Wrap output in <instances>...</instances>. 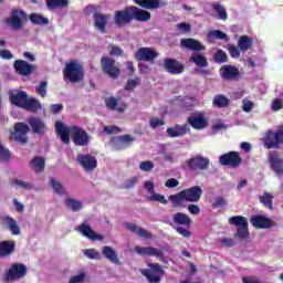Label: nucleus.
<instances>
[{"label": "nucleus", "mask_w": 283, "mask_h": 283, "mask_svg": "<svg viewBox=\"0 0 283 283\" xmlns=\"http://www.w3.org/2000/svg\"><path fill=\"white\" fill-rule=\"evenodd\" d=\"M55 132L60 136L62 143L65 145L70 144V137L72 138L74 145L78 147H85L90 144V135L83 128L78 126H66L62 122L55 123Z\"/></svg>", "instance_id": "f257e3e1"}, {"label": "nucleus", "mask_w": 283, "mask_h": 283, "mask_svg": "<svg viewBox=\"0 0 283 283\" xmlns=\"http://www.w3.org/2000/svg\"><path fill=\"white\" fill-rule=\"evenodd\" d=\"M9 101L11 105L28 112H39L41 109V102L34 97H29L25 91L11 90L9 92Z\"/></svg>", "instance_id": "f03ea898"}, {"label": "nucleus", "mask_w": 283, "mask_h": 283, "mask_svg": "<svg viewBox=\"0 0 283 283\" xmlns=\"http://www.w3.org/2000/svg\"><path fill=\"white\" fill-rule=\"evenodd\" d=\"M28 273V268L23 263H13L4 270L3 281L7 283L19 282L23 280Z\"/></svg>", "instance_id": "7ed1b4c3"}, {"label": "nucleus", "mask_w": 283, "mask_h": 283, "mask_svg": "<svg viewBox=\"0 0 283 283\" xmlns=\"http://www.w3.org/2000/svg\"><path fill=\"white\" fill-rule=\"evenodd\" d=\"M64 78H69L71 83H78L83 80V65L78 61H71L65 65Z\"/></svg>", "instance_id": "20e7f679"}, {"label": "nucleus", "mask_w": 283, "mask_h": 283, "mask_svg": "<svg viewBox=\"0 0 283 283\" xmlns=\"http://www.w3.org/2000/svg\"><path fill=\"white\" fill-rule=\"evenodd\" d=\"M25 21H28V15L23 10L19 9H13L10 17L4 19V23H7L11 30H21Z\"/></svg>", "instance_id": "39448f33"}, {"label": "nucleus", "mask_w": 283, "mask_h": 283, "mask_svg": "<svg viewBox=\"0 0 283 283\" xmlns=\"http://www.w3.org/2000/svg\"><path fill=\"white\" fill-rule=\"evenodd\" d=\"M30 132V126L25 123H17L13 129L9 130L10 139L15 140V143H21L25 145L28 143V133Z\"/></svg>", "instance_id": "423d86ee"}, {"label": "nucleus", "mask_w": 283, "mask_h": 283, "mask_svg": "<svg viewBox=\"0 0 283 283\" xmlns=\"http://www.w3.org/2000/svg\"><path fill=\"white\" fill-rule=\"evenodd\" d=\"M148 268L149 269L142 270V274H144L149 283H160V280H163V275L165 274L163 266L158 263H150Z\"/></svg>", "instance_id": "0eeeda50"}, {"label": "nucleus", "mask_w": 283, "mask_h": 283, "mask_svg": "<svg viewBox=\"0 0 283 283\" xmlns=\"http://www.w3.org/2000/svg\"><path fill=\"white\" fill-rule=\"evenodd\" d=\"M101 65L102 70H104V72L108 74L111 78H118L120 74V69L116 65V60L109 56H103L101 59Z\"/></svg>", "instance_id": "6e6552de"}, {"label": "nucleus", "mask_w": 283, "mask_h": 283, "mask_svg": "<svg viewBox=\"0 0 283 283\" xmlns=\"http://www.w3.org/2000/svg\"><path fill=\"white\" fill-rule=\"evenodd\" d=\"M219 163L220 165H223V167H240V165H242V157H240L238 151H230L221 155L219 157Z\"/></svg>", "instance_id": "1a4fd4ad"}, {"label": "nucleus", "mask_w": 283, "mask_h": 283, "mask_svg": "<svg viewBox=\"0 0 283 283\" xmlns=\"http://www.w3.org/2000/svg\"><path fill=\"white\" fill-rule=\"evenodd\" d=\"M277 145H283V130L268 132L264 138V146L266 149H275Z\"/></svg>", "instance_id": "9d476101"}, {"label": "nucleus", "mask_w": 283, "mask_h": 283, "mask_svg": "<svg viewBox=\"0 0 283 283\" xmlns=\"http://www.w3.org/2000/svg\"><path fill=\"white\" fill-rule=\"evenodd\" d=\"M144 189L147 191V200H150L151 202H160V205H167V199L165 196L157 193L154 189V181H146L144 184Z\"/></svg>", "instance_id": "9b49d317"}, {"label": "nucleus", "mask_w": 283, "mask_h": 283, "mask_svg": "<svg viewBox=\"0 0 283 283\" xmlns=\"http://www.w3.org/2000/svg\"><path fill=\"white\" fill-rule=\"evenodd\" d=\"M250 223L254 229H271L272 227H275V222L273 220L269 219L266 216H253L250 219Z\"/></svg>", "instance_id": "f8f14e48"}, {"label": "nucleus", "mask_w": 283, "mask_h": 283, "mask_svg": "<svg viewBox=\"0 0 283 283\" xmlns=\"http://www.w3.org/2000/svg\"><path fill=\"white\" fill-rule=\"evenodd\" d=\"M77 163L78 165H81V167H83L85 171H94V169H96V167L98 166L96 157L92 155H78Z\"/></svg>", "instance_id": "ddd939ff"}, {"label": "nucleus", "mask_w": 283, "mask_h": 283, "mask_svg": "<svg viewBox=\"0 0 283 283\" xmlns=\"http://www.w3.org/2000/svg\"><path fill=\"white\" fill-rule=\"evenodd\" d=\"M187 165L191 171H196L198 169L205 171V169H209V158L202 156L192 157L187 161Z\"/></svg>", "instance_id": "4468645a"}, {"label": "nucleus", "mask_w": 283, "mask_h": 283, "mask_svg": "<svg viewBox=\"0 0 283 283\" xmlns=\"http://www.w3.org/2000/svg\"><path fill=\"white\" fill-rule=\"evenodd\" d=\"M181 191L184 192L186 202H200L202 198V188L200 186H193Z\"/></svg>", "instance_id": "2eb2a0df"}, {"label": "nucleus", "mask_w": 283, "mask_h": 283, "mask_svg": "<svg viewBox=\"0 0 283 283\" xmlns=\"http://www.w3.org/2000/svg\"><path fill=\"white\" fill-rule=\"evenodd\" d=\"M13 67L18 74L21 76H30L32 72L36 70V66L29 64L23 60H18L13 63Z\"/></svg>", "instance_id": "dca6fc26"}, {"label": "nucleus", "mask_w": 283, "mask_h": 283, "mask_svg": "<svg viewBox=\"0 0 283 283\" xmlns=\"http://www.w3.org/2000/svg\"><path fill=\"white\" fill-rule=\"evenodd\" d=\"M76 231L81 233L84 238H87L88 240H103L104 237L102 234L96 233L92 227L87 223H82L76 228Z\"/></svg>", "instance_id": "f3484780"}, {"label": "nucleus", "mask_w": 283, "mask_h": 283, "mask_svg": "<svg viewBox=\"0 0 283 283\" xmlns=\"http://www.w3.org/2000/svg\"><path fill=\"white\" fill-rule=\"evenodd\" d=\"M136 61H154V59H158V52L151 48H140L135 53Z\"/></svg>", "instance_id": "a211bd4d"}, {"label": "nucleus", "mask_w": 283, "mask_h": 283, "mask_svg": "<svg viewBox=\"0 0 283 283\" xmlns=\"http://www.w3.org/2000/svg\"><path fill=\"white\" fill-rule=\"evenodd\" d=\"M188 132H189V124H185V125L176 124L175 126L168 127L166 130V134L169 136V138H180L182 136H186Z\"/></svg>", "instance_id": "6ab92c4d"}, {"label": "nucleus", "mask_w": 283, "mask_h": 283, "mask_svg": "<svg viewBox=\"0 0 283 283\" xmlns=\"http://www.w3.org/2000/svg\"><path fill=\"white\" fill-rule=\"evenodd\" d=\"M269 163L273 169V171H275V174H277V176H283V159L280 157V154L277 153H270L269 154Z\"/></svg>", "instance_id": "aec40b11"}, {"label": "nucleus", "mask_w": 283, "mask_h": 283, "mask_svg": "<svg viewBox=\"0 0 283 283\" xmlns=\"http://www.w3.org/2000/svg\"><path fill=\"white\" fill-rule=\"evenodd\" d=\"M132 19H134L132 13V7L115 12L116 25H125L126 23H129Z\"/></svg>", "instance_id": "412c9836"}, {"label": "nucleus", "mask_w": 283, "mask_h": 283, "mask_svg": "<svg viewBox=\"0 0 283 283\" xmlns=\"http://www.w3.org/2000/svg\"><path fill=\"white\" fill-rule=\"evenodd\" d=\"M219 74L221 78H224V81H233V78H238V76H240V71L233 65H223L220 69Z\"/></svg>", "instance_id": "4be33fe9"}, {"label": "nucleus", "mask_w": 283, "mask_h": 283, "mask_svg": "<svg viewBox=\"0 0 283 283\" xmlns=\"http://www.w3.org/2000/svg\"><path fill=\"white\" fill-rule=\"evenodd\" d=\"M135 138L132 135L118 136L112 140L114 149H127L134 143Z\"/></svg>", "instance_id": "5701e85b"}, {"label": "nucleus", "mask_w": 283, "mask_h": 283, "mask_svg": "<svg viewBox=\"0 0 283 283\" xmlns=\"http://www.w3.org/2000/svg\"><path fill=\"white\" fill-rule=\"evenodd\" d=\"M188 123L193 129H206L208 125L207 118H205V115H202V113H196L195 115H191L188 118Z\"/></svg>", "instance_id": "b1692460"}, {"label": "nucleus", "mask_w": 283, "mask_h": 283, "mask_svg": "<svg viewBox=\"0 0 283 283\" xmlns=\"http://www.w3.org/2000/svg\"><path fill=\"white\" fill-rule=\"evenodd\" d=\"M180 45L181 48H186V50H192V52H205V50H207V48L196 39H184Z\"/></svg>", "instance_id": "393cba45"}, {"label": "nucleus", "mask_w": 283, "mask_h": 283, "mask_svg": "<svg viewBox=\"0 0 283 283\" xmlns=\"http://www.w3.org/2000/svg\"><path fill=\"white\" fill-rule=\"evenodd\" d=\"M137 6L140 8H145L146 10H158V8H163L167 6L165 0H134Z\"/></svg>", "instance_id": "a878e982"}, {"label": "nucleus", "mask_w": 283, "mask_h": 283, "mask_svg": "<svg viewBox=\"0 0 283 283\" xmlns=\"http://www.w3.org/2000/svg\"><path fill=\"white\" fill-rule=\"evenodd\" d=\"M164 67L170 74H182V72H185V66H182V64H180V62H178L174 59H166L164 62Z\"/></svg>", "instance_id": "bb28decb"}, {"label": "nucleus", "mask_w": 283, "mask_h": 283, "mask_svg": "<svg viewBox=\"0 0 283 283\" xmlns=\"http://www.w3.org/2000/svg\"><path fill=\"white\" fill-rule=\"evenodd\" d=\"M107 21H109V14H103L99 12L94 13V24L96 30L105 34V30L107 28Z\"/></svg>", "instance_id": "cd10ccee"}, {"label": "nucleus", "mask_w": 283, "mask_h": 283, "mask_svg": "<svg viewBox=\"0 0 283 283\" xmlns=\"http://www.w3.org/2000/svg\"><path fill=\"white\" fill-rule=\"evenodd\" d=\"M135 253L137 255H150L153 258H163V250H158L156 248H140V247H135Z\"/></svg>", "instance_id": "c85d7f7f"}, {"label": "nucleus", "mask_w": 283, "mask_h": 283, "mask_svg": "<svg viewBox=\"0 0 283 283\" xmlns=\"http://www.w3.org/2000/svg\"><path fill=\"white\" fill-rule=\"evenodd\" d=\"M105 105L108 109H112L113 112H119V114L127 109V104H118V99L115 97H107L105 99Z\"/></svg>", "instance_id": "c756f323"}, {"label": "nucleus", "mask_w": 283, "mask_h": 283, "mask_svg": "<svg viewBox=\"0 0 283 283\" xmlns=\"http://www.w3.org/2000/svg\"><path fill=\"white\" fill-rule=\"evenodd\" d=\"M130 12L133 13V19H136V21H149V19H151V13L140 9L138 7H132Z\"/></svg>", "instance_id": "7c9ffc66"}, {"label": "nucleus", "mask_w": 283, "mask_h": 283, "mask_svg": "<svg viewBox=\"0 0 283 283\" xmlns=\"http://www.w3.org/2000/svg\"><path fill=\"white\" fill-rule=\"evenodd\" d=\"M102 254L113 264H120V260H118V253L116 252V250H114V248L109 245L104 247L102 249Z\"/></svg>", "instance_id": "2f4dec72"}, {"label": "nucleus", "mask_w": 283, "mask_h": 283, "mask_svg": "<svg viewBox=\"0 0 283 283\" xmlns=\"http://www.w3.org/2000/svg\"><path fill=\"white\" fill-rule=\"evenodd\" d=\"M29 125L34 134H43L45 132V122L39 117H31L29 119Z\"/></svg>", "instance_id": "473e14b6"}, {"label": "nucleus", "mask_w": 283, "mask_h": 283, "mask_svg": "<svg viewBox=\"0 0 283 283\" xmlns=\"http://www.w3.org/2000/svg\"><path fill=\"white\" fill-rule=\"evenodd\" d=\"M14 241H1L0 242V258H6L14 252Z\"/></svg>", "instance_id": "72a5a7b5"}, {"label": "nucleus", "mask_w": 283, "mask_h": 283, "mask_svg": "<svg viewBox=\"0 0 283 283\" xmlns=\"http://www.w3.org/2000/svg\"><path fill=\"white\" fill-rule=\"evenodd\" d=\"M64 205H65L66 209H70L73 212H77V211H81L83 209V201L77 200V199L72 198V197H67L64 200Z\"/></svg>", "instance_id": "f704fd0d"}, {"label": "nucleus", "mask_w": 283, "mask_h": 283, "mask_svg": "<svg viewBox=\"0 0 283 283\" xmlns=\"http://www.w3.org/2000/svg\"><path fill=\"white\" fill-rule=\"evenodd\" d=\"M238 48L241 50V52H249V50L253 48V38L249 35H242L238 40Z\"/></svg>", "instance_id": "c9c22d12"}, {"label": "nucleus", "mask_w": 283, "mask_h": 283, "mask_svg": "<svg viewBox=\"0 0 283 283\" xmlns=\"http://www.w3.org/2000/svg\"><path fill=\"white\" fill-rule=\"evenodd\" d=\"M172 222H175V224H181L182 227H190L191 218L182 212H177L172 216Z\"/></svg>", "instance_id": "e433bc0d"}, {"label": "nucleus", "mask_w": 283, "mask_h": 283, "mask_svg": "<svg viewBox=\"0 0 283 283\" xmlns=\"http://www.w3.org/2000/svg\"><path fill=\"white\" fill-rule=\"evenodd\" d=\"M190 62L195 63V65H197V67H208L209 66V62L207 61V57L200 53H193L190 56Z\"/></svg>", "instance_id": "4c0bfd02"}, {"label": "nucleus", "mask_w": 283, "mask_h": 283, "mask_svg": "<svg viewBox=\"0 0 283 283\" xmlns=\"http://www.w3.org/2000/svg\"><path fill=\"white\" fill-rule=\"evenodd\" d=\"M168 200L171 202L172 207H185L184 202H187L182 190L176 195H170Z\"/></svg>", "instance_id": "58836bf2"}, {"label": "nucleus", "mask_w": 283, "mask_h": 283, "mask_svg": "<svg viewBox=\"0 0 283 283\" xmlns=\"http://www.w3.org/2000/svg\"><path fill=\"white\" fill-rule=\"evenodd\" d=\"M50 186L52 187V189H53L54 193H56V196H67V190L65 189L63 184H61V181H59L56 179H51Z\"/></svg>", "instance_id": "ea45409f"}, {"label": "nucleus", "mask_w": 283, "mask_h": 283, "mask_svg": "<svg viewBox=\"0 0 283 283\" xmlns=\"http://www.w3.org/2000/svg\"><path fill=\"white\" fill-rule=\"evenodd\" d=\"M6 224L12 235H20L21 228H19V223H17V220H14L12 217H7Z\"/></svg>", "instance_id": "a19ab883"}, {"label": "nucleus", "mask_w": 283, "mask_h": 283, "mask_svg": "<svg viewBox=\"0 0 283 283\" xmlns=\"http://www.w3.org/2000/svg\"><path fill=\"white\" fill-rule=\"evenodd\" d=\"M31 168L35 174H41L45 169V159L42 157H35L31 160Z\"/></svg>", "instance_id": "79ce46f5"}, {"label": "nucleus", "mask_w": 283, "mask_h": 283, "mask_svg": "<svg viewBox=\"0 0 283 283\" xmlns=\"http://www.w3.org/2000/svg\"><path fill=\"white\" fill-rule=\"evenodd\" d=\"M128 231H132L133 233H137V235H140V238H151V234L147 232V230L136 226V223H129L127 224Z\"/></svg>", "instance_id": "37998d69"}, {"label": "nucleus", "mask_w": 283, "mask_h": 283, "mask_svg": "<svg viewBox=\"0 0 283 283\" xmlns=\"http://www.w3.org/2000/svg\"><path fill=\"white\" fill-rule=\"evenodd\" d=\"M260 202L261 205H263V207H266V209L273 210V195H271L270 192H263L260 196Z\"/></svg>", "instance_id": "c03bdc74"}, {"label": "nucleus", "mask_w": 283, "mask_h": 283, "mask_svg": "<svg viewBox=\"0 0 283 283\" xmlns=\"http://www.w3.org/2000/svg\"><path fill=\"white\" fill-rule=\"evenodd\" d=\"M49 10H56L59 8H66L67 0H45Z\"/></svg>", "instance_id": "a18cd8bd"}, {"label": "nucleus", "mask_w": 283, "mask_h": 283, "mask_svg": "<svg viewBox=\"0 0 283 283\" xmlns=\"http://www.w3.org/2000/svg\"><path fill=\"white\" fill-rule=\"evenodd\" d=\"M30 21L35 25H48V23H50V20L48 18L36 13L30 15Z\"/></svg>", "instance_id": "49530a36"}, {"label": "nucleus", "mask_w": 283, "mask_h": 283, "mask_svg": "<svg viewBox=\"0 0 283 283\" xmlns=\"http://www.w3.org/2000/svg\"><path fill=\"white\" fill-rule=\"evenodd\" d=\"M229 224H232L233 227H244L245 224H249L247 221V218L242 216H234L229 219Z\"/></svg>", "instance_id": "de8ad7c7"}, {"label": "nucleus", "mask_w": 283, "mask_h": 283, "mask_svg": "<svg viewBox=\"0 0 283 283\" xmlns=\"http://www.w3.org/2000/svg\"><path fill=\"white\" fill-rule=\"evenodd\" d=\"M208 39H218L219 41H229V35L220 30H212L208 33Z\"/></svg>", "instance_id": "09e8293b"}, {"label": "nucleus", "mask_w": 283, "mask_h": 283, "mask_svg": "<svg viewBox=\"0 0 283 283\" xmlns=\"http://www.w3.org/2000/svg\"><path fill=\"white\" fill-rule=\"evenodd\" d=\"M212 103L214 107H227L229 105V98L224 95H217Z\"/></svg>", "instance_id": "8fccbe9b"}, {"label": "nucleus", "mask_w": 283, "mask_h": 283, "mask_svg": "<svg viewBox=\"0 0 283 283\" xmlns=\"http://www.w3.org/2000/svg\"><path fill=\"white\" fill-rule=\"evenodd\" d=\"M12 153L3 144L0 143V163H6L8 160H11Z\"/></svg>", "instance_id": "3c124183"}, {"label": "nucleus", "mask_w": 283, "mask_h": 283, "mask_svg": "<svg viewBox=\"0 0 283 283\" xmlns=\"http://www.w3.org/2000/svg\"><path fill=\"white\" fill-rule=\"evenodd\" d=\"M249 223L237 229V238H240V240H249Z\"/></svg>", "instance_id": "603ef678"}, {"label": "nucleus", "mask_w": 283, "mask_h": 283, "mask_svg": "<svg viewBox=\"0 0 283 283\" xmlns=\"http://www.w3.org/2000/svg\"><path fill=\"white\" fill-rule=\"evenodd\" d=\"M213 8L218 14V19H221V21H227L228 19L227 9L222 7V4L220 3H216Z\"/></svg>", "instance_id": "864d4df0"}, {"label": "nucleus", "mask_w": 283, "mask_h": 283, "mask_svg": "<svg viewBox=\"0 0 283 283\" xmlns=\"http://www.w3.org/2000/svg\"><path fill=\"white\" fill-rule=\"evenodd\" d=\"M83 253L90 260H101V252L96 251V249H86L83 250Z\"/></svg>", "instance_id": "5fc2aeb1"}, {"label": "nucleus", "mask_w": 283, "mask_h": 283, "mask_svg": "<svg viewBox=\"0 0 283 283\" xmlns=\"http://www.w3.org/2000/svg\"><path fill=\"white\" fill-rule=\"evenodd\" d=\"M214 62L216 63H227L229 56L227 53L222 50H218L214 55H213Z\"/></svg>", "instance_id": "6e6d98bb"}, {"label": "nucleus", "mask_w": 283, "mask_h": 283, "mask_svg": "<svg viewBox=\"0 0 283 283\" xmlns=\"http://www.w3.org/2000/svg\"><path fill=\"white\" fill-rule=\"evenodd\" d=\"M138 85H140V78L138 77H134L127 81L125 90L127 92H132V90H136V87H138Z\"/></svg>", "instance_id": "4d7b16f0"}, {"label": "nucleus", "mask_w": 283, "mask_h": 283, "mask_svg": "<svg viewBox=\"0 0 283 283\" xmlns=\"http://www.w3.org/2000/svg\"><path fill=\"white\" fill-rule=\"evenodd\" d=\"M108 53L111 56H122L123 55V49L118 45L109 44L108 48Z\"/></svg>", "instance_id": "13d9d810"}, {"label": "nucleus", "mask_w": 283, "mask_h": 283, "mask_svg": "<svg viewBox=\"0 0 283 283\" xmlns=\"http://www.w3.org/2000/svg\"><path fill=\"white\" fill-rule=\"evenodd\" d=\"M253 107H255V103H253V101L249 99V98H244L242 101V109L243 112H245L247 114H249L250 112L253 111Z\"/></svg>", "instance_id": "bf43d9fd"}, {"label": "nucleus", "mask_w": 283, "mask_h": 283, "mask_svg": "<svg viewBox=\"0 0 283 283\" xmlns=\"http://www.w3.org/2000/svg\"><path fill=\"white\" fill-rule=\"evenodd\" d=\"M87 280V274L85 272H81L74 276H72L69 281V283H83Z\"/></svg>", "instance_id": "052dcab7"}, {"label": "nucleus", "mask_w": 283, "mask_h": 283, "mask_svg": "<svg viewBox=\"0 0 283 283\" xmlns=\"http://www.w3.org/2000/svg\"><path fill=\"white\" fill-rule=\"evenodd\" d=\"M163 125H165V120H163L161 118L153 117L149 120V126L151 127V129H158V127H163Z\"/></svg>", "instance_id": "680f3d73"}, {"label": "nucleus", "mask_w": 283, "mask_h": 283, "mask_svg": "<svg viewBox=\"0 0 283 283\" xmlns=\"http://www.w3.org/2000/svg\"><path fill=\"white\" fill-rule=\"evenodd\" d=\"M36 92L42 98H45V96H48V82H41L36 87Z\"/></svg>", "instance_id": "e2e57ef3"}, {"label": "nucleus", "mask_w": 283, "mask_h": 283, "mask_svg": "<svg viewBox=\"0 0 283 283\" xmlns=\"http://www.w3.org/2000/svg\"><path fill=\"white\" fill-rule=\"evenodd\" d=\"M271 109L272 112H280V109H283V101L281 98H274L271 103Z\"/></svg>", "instance_id": "0e129e2a"}, {"label": "nucleus", "mask_w": 283, "mask_h": 283, "mask_svg": "<svg viewBox=\"0 0 283 283\" xmlns=\"http://www.w3.org/2000/svg\"><path fill=\"white\" fill-rule=\"evenodd\" d=\"M229 50V53H230V56H232V59H240V48L239 46H235V45H230L228 48Z\"/></svg>", "instance_id": "69168bd1"}, {"label": "nucleus", "mask_w": 283, "mask_h": 283, "mask_svg": "<svg viewBox=\"0 0 283 283\" xmlns=\"http://www.w3.org/2000/svg\"><path fill=\"white\" fill-rule=\"evenodd\" d=\"M142 171H151L154 169V161H143L139 165Z\"/></svg>", "instance_id": "338daca9"}, {"label": "nucleus", "mask_w": 283, "mask_h": 283, "mask_svg": "<svg viewBox=\"0 0 283 283\" xmlns=\"http://www.w3.org/2000/svg\"><path fill=\"white\" fill-rule=\"evenodd\" d=\"M188 211L191 216H200V206L196 203L188 205Z\"/></svg>", "instance_id": "774afa93"}]
</instances>
